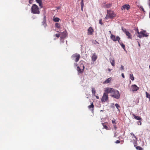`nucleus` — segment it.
<instances>
[{"instance_id":"obj_1","label":"nucleus","mask_w":150,"mask_h":150,"mask_svg":"<svg viewBox=\"0 0 150 150\" xmlns=\"http://www.w3.org/2000/svg\"><path fill=\"white\" fill-rule=\"evenodd\" d=\"M38 6L35 4H33L31 7V11L33 14H39L40 11Z\"/></svg>"},{"instance_id":"obj_2","label":"nucleus","mask_w":150,"mask_h":150,"mask_svg":"<svg viewBox=\"0 0 150 150\" xmlns=\"http://www.w3.org/2000/svg\"><path fill=\"white\" fill-rule=\"evenodd\" d=\"M111 96L114 98L118 99L120 97V94L118 90L114 89Z\"/></svg>"},{"instance_id":"obj_3","label":"nucleus","mask_w":150,"mask_h":150,"mask_svg":"<svg viewBox=\"0 0 150 150\" xmlns=\"http://www.w3.org/2000/svg\"><path fill=\"white\" fill-rule=\"evenodd\" d=\"M71 58L75 60L76 62H77L79 60L80 57V55L77 53L73 54L71 57Z\"/></svg>"},{"instance_id":"obj_4","label":"nucleus","mask_w":150,"mask_h":150,"mask_svg":"<svg viewBox=\"0 0 150 150\" xmlns=\"http://www.w3.org/2000/svg\"><path fill=\"white\" fill-rule=\"evenodd\" d=\"M122 29L123 32L127 36V38L129 39H132V36L131 33L123 27H122Z\"/></svg>"},{"instance_id":"obj_5","label":"nucleus","mask_w":150,"mask_h":150,"mask_svg":"<svg viewBox=\"0 0 150 150\" xmlns=\"http://www.w3.org/2000/svg\"><path fill=\"white\" fill-rule=\"evenodd\" d=\"M108 95L106 93H105L104 92L101 99V102H105L108 100Z\"/></svg>"},{"instance_id":"obj_6","label":"nucleus","mask_w":150,"mask_h":150,"mask_svg":"<svg viewBox=\"0 0 150 150\" xmlns=\"http://www.w3.org/2000/svg\"><path fill=\"white\" fill-rule=\"evenodd\" d=\"M148 36V34L146 33V31L142 30L140 32V34L138 35V37L141 38L142 37H146Z\"/></svg>"},{"instance_id":"obj_7","label":"nucleus","mask_w":150,"mask_h":150,"mask_svg":"<svg viewBox=\"0 0 150 150\" xmlns=\"http://www.w3.org/2000/svg\"><path fill=\"white\" fill-rule=\"evenodd\" d=\"M107 14L110 18L112 19L115 16V13L111 10H107Z\"/></svg>"},{"instance_id":"obj_8","label":"nucleus","mask_w":150,"mask_h":150,"mask_svg":"<svg viewBox=\"0 0 150 150\" xmlns=\"http://www.w3.org/2000/svg\"><path fill=\"white\" fill-rule=\"evenodd\" d=\"M114 89V88L110 87H107L105 88L104 90V92L108 94V93H112Z\"/></svg>"},{"instance_id":"obj_9","label":"nucleus","mask_w":150,"mask_h":150,"mask_svg":"<svg viewBox=\"0 0 150 150\" xmlns=\"http://www.w3.org/2000/svg\"><path fill=\"white\" fill-rule=\"evenodd\" d=\"M81 65L82 66L83 69H81L79 66H77V67L76 70L78 72V74H80L82 73L83 72L85 67L83 64H81Z\"/></svg>"},{"instance_id":"obj_10","label":"nucleus","mask_w":150,"mask_h":150,"mask_svg":"<svg viewBox=\"0 0 150 150\" xmlns=\"http://www.w3.org/2000/svg\"><path fill=\"white\" fill-rule=\"evenodd\" d=\"M110 38L111 39L114 41H118V42H119V40L120 38L119 36H117L116 37L115 36L112 34H111L110 35Z\"/></svg>"},{"instance_id":"obj_11","label":"nucleus","mask_w":150,"mask_h":150,"mask_svg":"<svg viewBox=\"0 0 150 150\" xmlns=\"http://www.w3.org/2000/svg\"><path fill=\"white\" fill-rule=\"evenodd\" d=\"M139 89V87H137L135 84H134L131 86V91H137Z\"/></svg>"},{"instance_id":"obj_12","label":"nucleus","mask_w":150,"mask_h":150,"mask_svg":"<svg viewBox=\"0 0 150 150\" xmlns=\"http://www.w3.org/2000/svg\"><path fill=\"white\" fill-rule=\"evenodd\" d=\"M130 8V6L129 4H125L121 7L122 10H125L126 9L128 10Z\"/></svg>"},{"instance_id":"obj_13","label":"nucleus","mask_w":150,"mask_h":150,"mask_svg":"<svg viewBox=\"0 0 150 150\" xmlns=\"http://www.w3.org/2000/svg\"><path fill=\"white\" fill-rule=\"evenodd\" d=\"M93 32V30L91 27H90L88 30V35H92Z\"/></svg>"},{"instance_id":"obj_14","label":"nucleus","mask_w":150,"mask_h":150,"mask_svg":"<svg viewBox=\"0 0 150 150\" xmlns=\"http://www.w3.org/2000/svg\"><path fill=\"white\" fill-rule=\"evenodd\" d=\"M98 57L96 55V53H94L93 54L92 56L91 57L92 60L93 62H95L97 59Z\"/></svg>"},{"instance_id":"obj_15","label":"nucleus","mask_w":150,"mask_h":150,"mask_svg":"<svg viewBox=\"0 0 150 150\" xmlns=\"http://www.w3.org/2000/svg\"><path fill=\"white\" fill-rule=\"evenodd\" d=\"M46 16L45 15L44 16V18L43 21L42 22V25H44V27H45L47 26V24L46 23Z\"/></svg>"},{"instance_id":"obj_16","label":"nucleus","mask_w":150,"mask_h":150,"mask_svg":"<svg viewBox=\"0 0 150 150\" xmlns=\"http://www.w3.org/2000/svg\"><path fill=\"white\" fill-rule=\"evenodd\" d=\"M94 106L93 104V103L91 104V105H88V108L89 109H90L91 108V110L92 112H93L94 110Z\"/></svg>"},{"instance_id":"obj_17","label":"nucleus","mask_w":150,"mask_h":150,"mask_svg":"<svg viewBox=\"0 0 150 150\" xmlns=\"http://www.w3.org/2000/svg\"><path fill=\"white\" fill-rule=\"evenodd\" d=\"M112 79V78L111 77L107 79L105 81L103 82V83L106 84L110 83Z\"/></svg>"},{"instance_id":"obj_18","label":"nucleus","mask_w":150,"mask_h":150,"mask_svg":"<svg viewBox=\"0 0 150 150\" xmlns=\"http://www.w3.org/2000/svg\"><path fill=\"white\" fill-rule=\"evenodd\" d=\"M132 115L133 116L134 118L138 120H142V119L141 117L139 116H137L135 115L134 114H132Z\"/></svg>"},{"instance_id":"obj_19","label":"nucleus","mask_w":150,"mask_h":150,"mask_svg":"<svg viewBox=\"0 0 150 150\" xmlns=\"http://www.w3.org/2000/svg\"><path fill=\"white\" fill-rule=\"evenodd\" d=\"M62 34V36L61 37V38H64L66 37L67 35L66 34V31H64L62 33H61Z\"/></svg>"},{"instance_id":"obj_20","label":"nucleus","mask_w":150,"mask_h":150,"mask_svg":"<svg viewBox=\"0 0 150 150\" xmlns=\"http://www.w3.org/2000/svg\"><path fill=\"white\" fill-rule=\"evenodd\" d=\"M36 2L39 4V5L41 8L42 7L41 0H35Z\"/></svg>"},{"instance_id":"obj_21","label":"nucleus","mask_w":150,"mask_h":150,"mask_svg":"<svg viewBox=\"0 0 150 150\" xmlns=\"http://www.w3.org/2000/svg\"><path fill=\"white\" fill-rule=\"evenodd\" d=\"M92 92L93 95L95 96L96 95V91L94 88H92Z\"/></svg>"},{"instance_id":"obj_22","label":"nucleus","mask_w":150,"mask_h":150,"mask_svg":"<svg viewBox=\"0 0 150 150\" xmlns=\"http://www.w3.org/2000/svg\"><path fill=\"white\" fill-rule=\"evenodd\" d=\"M81 10L82 11H83V8L84 6L83 0H81Z\"/></svg>"},{"instance_id":"obj_23","label":"nucleus","mask_w":150,"mask_h":150,"mask_svg":"<svg viewBox=\"0 0 150 150\" xmlns=\"http://www.w3.org/2000/svg\"><path fill=\"white\" fill-rule=\"evenodd\" d=\"M55 26L56 28H59L60 27V25L59 23H56L55 24Z\"/></svg>"},{"instance_id":"obj_24","label":"nucleus","mask_w":150,"mask_h":150,"mask_svg":"<svg viewBox=\"0 0 150 150\" xmlns=\"http://www.w3.org/2000/svg\"><path fill=\"white\" fill-rule=\"evenodd\" d=\"M115 105L118 109V110L119 111L120 108V106L117 103L115 104Z\"/></svg>"},{"instance_id":"obj_25","label":"nucleus","mask_w":150,"mask_h":150,"mask_svg":"<svg viewBox=\"0 0 150 150\" xmlns=\"http://www.w3.org/2000/svg\"><path fill=\"white\" fill-rule=\"evenodd\" d=\"M59 19L57 17L54 18L53 19V21L54 22H59Z\"/></svg>"},{"instance_id":"obj_26","label":"nucleus","mask_w":150,"mask_h":150,"mask_svg":"<svg viewBox=\"0 0 150 150\" xmlns=\"http://www.w3.org/2000/svg\"><path fill=\"white\" fill-rule=\"evenodd\" d=\"M130 78L133 81L134 80V77L133 76V74H130Z\"/></svg>"},{"instance_id":"obj_27","label":"nucleus","mask_w":150,"mask_h":150,"mask_svg":"<svg viewBox=\"0 0 150 150\" xmlns=\"http://www.w3.org/2000/svg\"><path fill=\"white\" fill-rule=\"evenodd\" d=\"M146 97L149 99L150 101V94H149L147 92H146Z\"/></svg>"},{"instance_id":"obj_28","label":"nucleus","mask_w":150,"mask_h":150,"mask_svg":"<svg viewBox=\"0 0 150 150\" xmlns=\"http://www.w3.org/2000/svg\"><path fill=\"white\" fill-rule=\"evenodd\" d=\"M119 43L120 45L124 49L125 47V45L122 42H120V41L119 42Z\"/></svg>"},{"instance_id":"obj_29","label":"nucleus","mask_w":150,"mask_h":150,"mask_svg":"<svg viewBox=\"0 0 150 150\" xmlns=\"http://www.w3.org/2000/svg\"><path fill=\"white\" fill-rule=\"evenodd\" d=\"M136 149L138 150H143V149L140 146H137L136 147Z\"/></svg>"},{"instance_id":"obj_30","label":"nucleus","mask_w":150,"mask_h":150,"mask_svg":"<svg viewBox=\"0 0 150 150\" xmlns=\"http://www.w3.org/2000/svg\"><path fill=\"white\" fill-rule=\"evenodd\" d=\"M111 4H106L105 6L106 8H110L111 7Z\"/></svg>"},{"instance_id":"obj_31","label":"nucleus","mask_w":150,"mask_h":150,"mask_svg":"<svg viewBox=\"0 0 150 150\" xmlns=\"http://www.w3.org/2000/svg\"><path fill=\"white\" fill-rule=\"evenodd\" d=\"M130 134L131 135L133 136L136 139V141H137V138L136 137L135 135L133 133H130Z\"/></svg>"},{"instance_id":"obj_32","label":"nucleus","mask_w":150,"mask_h":150,"mask_svg":"<svg viewBox=\"0 0 150 150\" xmlns=\"http://www.w3.org/2000/svg\"><path fill=\"white\" fill-rule=\"evenodd\" d=\"M111 63L112 66H115V61L114 60H112V62H111Z\"/></svg>"},{"instance_id":"obj_33","label":"nucleus","mask_w":150,"mask_h":150,"mask_svg":"<svg viewBox=\"0 0 150 150\" xmlns=\"http://www.w3.org/2000/svg\"><path fill=\"white\" fill-rule=\"evenodd\" d=\"M141 120H140L139 121H138L137 122V124L139 125H142V122H141Z\"/></svg>"},{"instance_id":"obj_34","label":"nucleus","mask_w":150,"mask_h":150,"mask_svg":"<svg viewBox=\"0 0 150 150\" xmlns=\"http://www.w3.org/2000/svg\"><path fill=\"white\" fill-rule=\"evenodd\" d=\"M112 123L114 125H115L116 123L115 122V120H112Z\"/></svg>"},{"instance_id":"obj_35","label":"nucleus","mask_w":150,"mask_h":150,"mask_svg":"<svg viewBox=\"0 0 150 150\" xmlns=\"http://www.w3.org/2000/svg\"><path fill=\"white\" fill-rule=\"evenodd\" d=\"M135 30L137 32V33L138 34V35H139L140 34V32H139L138 29H136Z\"/></svg>"},{"instance_id":"obj_36","label":"nucleus","mask_w":150,"mask_h":150,"mask_svg":"<svg viewBox=\"0 0 150 150\" xmlns=\"http://www.w3.org/2000/svg\"><path fill=\"white\" fill-rule=\"evenodd\" d=\"M60 35V34H56L55 35L58 38L59 37Z\"/></svg>"},{"instance_id":"obj_37","label":"nucleus","mask_w":150,"mask_h":150,"mask_svg":"<svg viewBox=\"0 0 150 150\" xmlns=\"http://www.w3.org/2000/svg\"><path fill=\"white\" fill-rule=\"evenodd\" d=\"M103 127L104 128L106 129H108V128L107 126L105 125H103Z\"/></svg>"},{"instance_id":"obj_38","label":"nucleus","mask_w":150,"mask_h":150,"mask_svg":"<svg viewBox=\"0 0 150 150\" xmlns=\"http://www.w3.org/2000/svg\"><path fill=\"white\" fill-rule=\"evenodd\" d=\"M99 23L101 25H102L103 23L102 22V20L101 19H100L99 21Z\"/></svg>"},{"instance_id":"obj_39","label":"nucleus","mask_w":150,"mask_h":150,"mask_svg":"<svg viewBox=\"0 0 150 150\" xmlns=\"http://www.w3.org/2000/svg\"><path fill=\"white\" fill-rule=\"evenodd\" d=\"M105 19H107L108 18H109V17H108V16L107 14L106 15L105 17Z\"/></svg>"},{"instance_id":"obj_40","label":"nucleus","mask_w":150,"mask_h":150,"mask_svg":"<svg viewBox=\"0 0 150 150\" xmlns=\"http://www.w3.org/2000/svg\"><path fill=\"white\" fill-rule=\"evenodd\" d=\"M33 0H29V2L30 4H31L32 3L33 1Z\"/></svg>"},{"instance_id":"obj_41","label":"nucleus","mask_w":150,"mask_h":150,"mask_svg":"<svg viewBox=\"0 0 150 150\" xmlns=\"http://www.w3.org/2000/svg\"><path fill=\"white\" fill-rule=\"evenodd\" d=\"M122 70H123L124 69V66L122 65L121 68H120Z\"/></svg>"},{"instance_id":"obj_42","label":"nucleus","mask_w":150,"mask_h":150,"mask_svg":"<svg viewBox=\"0 0 150 150\" xmlns=\"http://www.w3.org/2000/svg\"><path fill=\"white\" fill-rule=\"evenodd\" d=\"M116 143H120V142L119 140H117L116 142H115Z\"/></svg>"},{"instance_id":"obj_43","label":"nucleus","mask_w":150,"mask_h":150,"mask_svg":"<svg viewBox=\"0 0 150 150\" xmlns=\"http://www.w3.org/2000/svg\"><path fill=\"white\" fill-rule=\"evenodd\" d=\"M122 76L123 78H125V76H124V75L123 73H122Z\"/></svg>"},{"instance_id":"obj_44","label":"nucleus","mask_w":150,"mask_h":150,"mask_svg":"<svg viewBox=\"0 0 150 150\" xmlns=\"http://www.w3.org/2000/svg\"><path fill=\"white\" fill-rule=\"evenodd\" d=\"M96 98L97 99H98L99 98V96H95Z\"/></svg>"},{"instance_id":"obj_45","label":"nucleus","mask_w":150,"mask_h":150,"mask_svg":"<svg viewBox=\"0 0 150 150\" xmlns=\"http://www.w3.org/2000/svg\"><path fill=\"white\" fill-rule=\"evenodd\" d=\"M81 64H81L80 65V68H81L82 67V65H81Z\"/></svg>"},{"instance_id":"obj_46","label":"nucleus","mask_w":150,"mask_h":150,"mask_svg":"<svg viewBox=\"0 0 150 150\" xmlns=\"http://www.w3.org/2000/svg\"><path fill=\"white\" fill-rule=\"evenodd\" d=\"M108 71H109L110 72V71H111V69H110L108 68Z\"/></svg>"},{"instance_id":"obj_47","label":"nucleus","mask_w":150,"mask_h":150,"mask_svg":"<svg viewBox=\"0 0 150 150\" xmlns=\"http://www.w3.org/2000/svg\"><path fill=\"white\" fill-rule=\"evenodd\" d=\"M138 45H139V47H140V44L139 43V42H138Z\"/></svg>"},{"instance_id":"obj_48","label":"nucleus","mask_w":150,"mask_h":150,"mask_svg":"<svg viewBox=\"0 0 150 150\" xmlns=\"http://www.w3.org/2000/svg\"><path fill=\"white\" fill-rule=\"evenodd\" d=\"M114 128H115V129L116 128V126L115 125H114Z\"/></svg>"},{"instance_id":"obj_49","label":"nucleus","mask_w":150,"mask_h":150,"mask_svg":"<svg viewBox=\"0 0 150 150\" xmlns=\"http://www.w3.org/2000/svg\"><path fill=\"white\" fill-rule=\"evenodd\" d=\"M75 65H76V66H77L78 64H75Z\"/></svg>"},{"instance_id":"obj_50","label":"nucleus","mask_w":150,"mask_h":150,"mask_svg":"<svg viewBox=\"0 0 150 150\" xmlns=\"http://www.w3.org/2000/svg\"><path fill=\"white\" fill-rule=\"evenodd\" d=\"M149 6H150V0H149Z\"/></svg>"},{"instance_id":"obj_51","label":"nucleus","mask_w":150,"mask_h":150,"mask_svg":"<svg viewBox=\"0 0 150 150\" xmlns=\"http://www.w3.org/2000/svg\"><path fill=\"white\" fill-rule=\"evenodd\" d=\"M142 11H144V9L143 8H142Z\"/></svg>"},{"instance_id":"obj_52","label":"nucleus","mask_w":150,"mask_h":150,"mask_svg":"<svg viewBox=\"0 0 150 150\" xmlns=\"http://www.w3.org/2000/svg\"><path fill=\"white\" fill-rule=\"evenodd\" d=\"M109 33H110V34H111V31H109Z\"/></svg>"},{"instance_id":"obj_53","label":"nucleus","mask_w":150,"mask_h":150,"mask_svg":"<svg viewBox=\"0 0 150 150\" xmlns=\"http://www.w3.org/2000/svg\"><path fill=\"white\" fill-rule=\"evenodd\" d=\"M149 68L150 69V65L149 66Z\"/></svg>"},{"instance_id":"obj_54","label":"nucleus","mask_w":150,"mask_h":150,"mask_svg":"<svg viewBox=\"0 0 150 150\" xmlns=\"http://www.w3.org/2000/svg\"><path fill=\"white\" fill-rule=\"evenodd\" d=\"M149 17L150 18V14H149Z\"/></svg>"}]
</instances>
